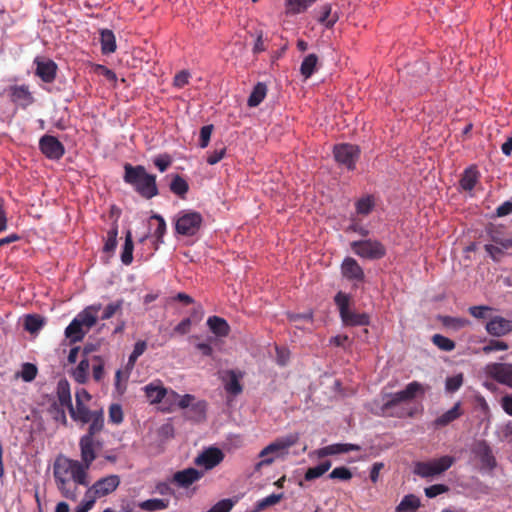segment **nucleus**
<instances>
[{
	"label": "nucleus",
	"mask_w": 512,
	"mask_h": 512,
	"mask_svg": "<svg viewBox=\"0 0 512 512\" xmlns=\"http://www.w3.org/2000/svg\"><path fill=\"white\" fill-rule=\"evenodd\" d=\"M474 455L480 460L484 469L493 470L497 466L496 458L490 445L485 440H479L472 449Z\"/></svg>",
	"instance_id": "obj_16"
},
{
	"label": "nucleus",
	"mask_w": 512,
	"mask_h": 512,
	"mask_svg": "<svg viewBox=\"0 0 512 512\" xmlns=\"http://www.w3.org/2000/svg\"><path fill=\"white\" fill-rule=\"evenodd\" d=\"M56 394L61 407H66L68 411L73 407L70 384L66 379H61L57 383Z\"/></svg>",
	"instance_id": "obj_27"
},
{
	"label": "nucleus",
	"mask_w": 512,
	"mask_h": 512,
	"mask_svg": "<svg viewBox=\"0 0 512 512\" xmlns=\"http://www.w3.org/2000/svg\"><path fill=\"white\" fill-rule=\"evenodd\" d=\"M329 478L347 481L352 478V473L347 467H344V466L336 467L329 474Z\"/></svg>",
	"instance_id": "obj_54"
},
{
	"label": "nucleus",
	"mask_w": 512,
	"mask_h": 512,
	"mask_svg": "<svg viewBox=\"0 0 512 512\" xmlns=\"http://www.w3.org/2000/svg\"><path fill=\"white\" fill-rule=\"evenodd\" d=\"M421 506L420 499L414 494L405 495L396 506V512H417Z\"/></svg>",
	"instance_id": "obj_34"
},
{
	"label": "nucleus",
	"mask_w": 512,
	"mask_h": 512,
	"mask_svg": "<svg viewBox=\"0 0 512 512\" xmlns=\"http://www.w3.org/2000/svg\"><path fill=\"white\" fill-rule=\"evenodd\" d=\"M266 94H267L266 84L263 82H258L254 86V88L247 100V105L249 107H257L264 100V98L266 97Z\"/></svg>",
	"instance_id": "obj_35"
},
{
	"label": "nucleus",
	"mask_w": 512,
	"mask_h": 512,
	"mask_svg": "<svg viewBox=\"0 0 512 512\" xmlns=\"http://www.w3.org/2000/svg\"><path fill=\"white\" fill-rule=\"evenodd\" d=\"M350 246L357 256L364 259L378 260L386 255L385 246L378 240L366 239L353 241Z\"/></svg>",
	"instance_id": "obj_9"
},
{
	"label": "nucleus",
	"mask_w": 512,
	"mask_h": 512,
	"mask_svg": "<svg viewBox=\"0 0 512 512\" xmlns=\"http://www.w3.org/2000/svg\"><path fill=\"white\" fill-rule=\"evenodd\" d=\"M202 473L197 469L188 468L182 471H178L174 474V481L181 487H188L195 481L200 479Z\"/></svg>",
	"instance_id": "obj_26"
},
{
	"label": "nucleus",
	"mask_w": 512,
	"mask_h": 512,
	"mask_svg": "<svg viewBox=\"0 0 512 512\" xmlns=\"http://www.w3.org/2000/svg\"><path fill=\"white\" fill-rule=\"evenodd\" d=\"M100 43L102 54L108 55L116 51V38L112 30L102 29L100 31Z\"/></svg>",
	"instance_id": "obj_31"
},
{
	"label": "nucleus",
	"mask_w": 512,
	"mask_h": 512,
	"mask_svg": "<svg viewBox=\"0 0 512 512\" xmlns=\"http://www.w3.org/2000/svg\"><path fill=\"white\" fill-rule=\"evenodd\" d=\"M145 396L151 404L160 403L167 394V389L160 381L151 382L144 387Z\"/></svg>",
	"instance_id": "obj_24"
},
{
	"label": "nucleus",
	"mask_w": 512,
	"mask_h": 512,
	"mask_svg": "<svg viewBox=\"0 0 512 512\" xmlns=\"http://www.w3.org/2000/svg\"><path fill=\"white\" fill-rule=\"evenodd\" d=\"M492 310L489 306H471L469 308V313L477 318V319H483L486 317V312Z\"/></svg>",
	"instance_id": "obj_63"
},
{
	"label": "nucleus",
	"mask_w": 512,
	"mask_h": 512,
	"mask_svg": "<svg viewBox=\"0 0 512 512\" xmlns=\"http://www.w3.org/2000/svg\"><path fill=\"white\" fill-rule=\"evenodd\" d=\"M10 96L14 103H19L21 105H29L33 102L32 94L25 85H15L10 87Z\"/></svg>",
	"instance_id": "obj_28"
},
{
	"label": "nucleus",
	"mask_w": 512,
	"mask_h": 512,
	"mask_svg": "<svg viewBox=\"0 0 512 512\" xmlns=\"http://www.w3.org/2000/svg\"><path fill=\"white\" fill-rule=\"evenodd\" d=\"M123 180L144 199L149 200L159 194L156 175L148 173L142 165L133 166L126 163L124 165Z\"/></svg>",
	"instance_id": "obj_2"
},
{
	"label": "nucleus",
	"mask_w": 512,
	"mask_h": 512,
	"mask_svg": "<svg viewBox=\"0 0 512 512\" xmlns=\"http://www.w3.org/2000/svg\"><path fill=\"white\" fill-rule=\"evenodd\" d=\"M37 372L38 369L34 364L24 363L22 365L20 376L25 382H31L36 378Z\"/></svg>",
	"instance_id": "obj_53"
},
{
	"label": "nucleus",
	"mask_w": 512,
	"mask_h": 512,
	"mask_svg": "<svg viewBox=\"0 0 512 512\" xmlns=\"http://www.w3.org/2000/svg\"><path fill=\"white\" fill-rule=\"evenodd\" d=\"M223 459L224 453L222 450L216 447H210L196 457L195 464L197 466H203L205 469H212L220 464Z\"/></svg>",
	"instance_id": "obj_17"
},
{
	"label": "nucleus",
	"mask_w": 512,
	"mask_h": 512,
	"mask_svg": "<svg viewBox=\"0 0 512 512\" xmlns=\"http://www.w3.org/2000/svg\"><path fill=\"white\" fill-rule=\"evenodd\" d=\"M316 0H287V9L289 12L298 14L304 12Z\"/></svg>",
	"instance_id": "obj_45"
},
{
	"label": "nucleus",
	"mask_w": 512,
	"mask_h": 512,
	"mask_svg": "<svg viewBox=\"0 0 512 512\" xmlns=\"http://www.w3.org/2000/svg\"><path fill=\"white\" fill-rule=\"evenodd\" d=\"M88 331L74 318L65 329V336L70 342L75 343L81 341Z\"/></svg>",
	"instance_id": "obj_32"
},
{
	"label": "nucleus",
	"mask_w": 512,
	"mask_h": 512,
	"mask_svg": "<svg viewBox=\"0 0 512 512\" xmlns=\"http://www.w3.org/2000/svg\"><path fill=\"white\" fill-rule=\"evenodd\" d=\"M480 174L475 166L466 168L460 179V187L464 191H472L479 180Z\"/></svg>",
	"instance_id": "obj_29"
},
{
	"label": "nucleus",
	"mask_w": 512,
	"mask_h": 512,
	"mask_svg": "<svg viewBox=\"0 0 512 512\" xmlns=\"http://www.w3.org/2000/svg\"><path fill=\"white\" fill-rule=\"evenodd\" d=\"M123 303H124L123 299H119L115 302L109 303L105 307L103 314L101 315V319L108 320V319L112 318L116 313H118L122 310Z\"/></svg>",
	"instance_id": "obj_49"
},
{
	"label": "nucleus",
	"mask_w": 512,
	"mask_h": 512,
	"mask_svg": "<svg viewBox=\"0 0 512 512\" xmlns=\"http://www.w3.org/2000/svg\"><path fill=\"white\" fill-rule=\"evenodd\" d=\"M243 377V374L240 371L236 370H227L223 373L222 381L224 383V388L227 393L237 396L242 393L243 387L240 383V379Z\"/></svg>",
	"instance_id": "obj_21"
},
{
	"label": "nucleus",
	"mask_w": 512,
	"mask_h": 512,
	"mask_svg": "<svg viewBox=\"0 0 512 512\" xmlns=\"http://www.w3.org/2000/svg\"><path fill=\"white\" fill-rule=\"evenodd\" d=\"M53 475L62 496L70 500L77 499L78 485H88L85 467L77 460L58 457L53 465Z\"/></svg>",
	"instance_id": "obj_1"
},
{
	"label": "nucleus",
	"mask_w": 512,
	"mask_h": 512,
	"mask_svg": "<svg viewBox=\"0 0 512 512\" xmlns=\"http://www.w3.org/2000/svg\"><path fill=\"white\" fill-rule=\"evenodd\" d=\"M509 348L508 344L500 340H490L487 345L483 347L484 353H490L493 351H504Z\"/></svg>",
	"instance_id": "obj_59"
},
{
	"label": "nucleus",
	"mask_w": 512,
	"mask_h": 512,
	"mask_svg": "<svg viewBox=\"0 0 512 512\" xmlns=\"http://www.w3.org/2000/svg\"><path fill=\"white\" fill-rule=\"evenodd\" d=\"M485 373L497 383L512 388V363H489Z\"/></svg>",
	"instance_id": "obj_13"
},
{
	"label": "nucleus",
	"mask_w": 512,
	"mask_h": 512,
	"mask_svg": "<svg viewBox=\"0 0 512 512\" xmlns=\"http://www.w3.org/2000/svg\"><path fill=\"white\" fill-rule=\"evenodd\" d=\"M486 236L491 243L484 245V249L493 261L499 262L512 249V234H509L505 227L489 224L486 229Z\"/></svg>",
	"instance_id": "obj_3"
},
{
	"label": "nucleus",
	"mask_w": 512,
	"mask_h": 512,
	"mask_svg": "<svg viewBox=\"0 0 512 512\" xmlns=\"http://www.w3.org/2000/svg\"><path fill=\"white\" fill-rule=\"evenodd\" d=\"M71 418L78 423L89 424L87 431H102L104 428V412L102 409L90 410L85 403H78L69 410Z\"/></svg>",
	"instance_id": "obj_5"
},
{
	"label": "nucleus",
	"mask_w": 512,
	"mask_h": 512,
	"mask_svg": "<svg viewBox=\"0 0 512 512\" xmlns=\"http://www.w3.org/2000/svg\"><path fill=\"white\" fill-rule=\"evenodd\" d=\"M486 330L492 336H504L512 331V320L501 316H494L487 322Z\"/></svg>",
	"instance_id": "obj_20"
},
{
	"label": "nucleus",
	"mask_w": 512,
	"mask_h": 512,
	"mask_svg": "<svg viewBox=\"0 0 512 512\" xmlns=\"http://www.w3.org/2000/svg\"><path fill=\"white\" fill-rule=\"evenodd\" d=\"M133 238L132 233L128 230L125 234V242L121 253V261L124 265H130L133 261Z\"/></svg>",
	"instance_id": "obj_40"
},
{
	"label": "nucleus",
	"mask_w": 512,
	"mask_h": 512,
	"mask_svg": "<svg viewBox=\"0 0 512 512\" xmlns=\"http://www.w3.org/2000/svg\"><path fill=\"white\" fill-rule=\"evenodd\" d=\"M341 273L343 277L351 281L361 282L365 277L362 267L352 257H346L343 260L341 265Z\"/></svg>",
	"instance_id": "obj_19"
},
{
	"label": "nucleus",
	"mask_w": 512,
	"mask_h": 512,
	"mask_svg": "<svg viewBox=\"0 0 512 512\" xmlns=\"http://www.w3.org/2000/svg\"><path fill=\"white\" fill-rule=\"evenodd\" d=\"M169 500L167 499H148L138 504V507L144 511L155 512L168 508Z\"/></svg>",
	"instance_id": "obj_37"
},
{
	"label": "nucleus",
	"mask_w": 512,
	"mask_h": 512,
	"mask_svg": "<svg viewBox=\"0 0 512 512\" xmlns=\"http://www.w3.org/2000/svg\"><path fill=\"white\" fill-rule=\"evenodd\" d=\"M361 447L357 444H350V443H336L331 444L328 446H325L318 450L319 457H325L329 455H336L341 453H347L350 451H359Z\"/></svg>",
	"instance_id": "obj_25"
},
{
	"label": "nucleus",
	"mask_w": 512,
	"mask_h": 512,
	"mask_svg": "<svg viewBox=\"0 0 512 512\" xmlns=\"http://www.w3.org/2000/svg\"><path fill=\"white\" fill-rule=\"evenodd\" d=\"M89 369H90V359L83 358L72 372V376H73L74 380L79 384L86 383L88 380Z\"/></svg>",
	"instance_id": "obj_36"
},
{
	"label": "nucleus",
	"mask_w": 512,
	"mask_h": 512,
	"mask_svg": "<svg viewBox=\"0 0 512 512\" xmlns=\"http://www.w3.org/2000/svg\"><path fill=\"white\" fill-rule=\"evenodd\" d=\"M462 415H463V410L461 408V403L457 402L454 404V406L451 409H449L448 411H446L445 413H443L442 415L437 417L432 422V426L435 429L443 428V427L449 425L450 423H452L453 421L457 420L458 418H460Z\"/></svg>",
	"instance_id": "obj_23"
},
{
	"label": "nucleus",
	"mask_w": 512,
	"mask_h": 512,
	"mask_svg": "<svg viewBox=\"0 0 512 512\" xmlns=\"http://www.w3.org/2000/svg\"><path fill=\"white\" fill-rule=\"evenodd\" d=\"M39 148L51 160H59L65 153L64 145L51 135H44L40 138Z\"/></svg>",
	"instance_id": "obj_15"
},
{
	"label": "nucleus",
	"mask_w": 512,
	"mask_h": 512,
	"mask_svg": "<svg viewBox=\"0 0 512 512\" xmlns=\"http://www.w3.org/2000/svg\"><path fill=\"white\" fill-rule=\"evenodd\" d=\"M333 154L337 163L348 170H354L360 157V149L357 145L342 143L334 146Z\"/></svg>",
	"instance_id": "obj_10"
},
{
	"label": "nucleus",
	"mask_w": 512,
	"mask_h": 512,
	"mask_svg": "<svg viewBox=\"0 0 512 512\" xmlns=\"http://www.w3.org/2000/svg\"><path fill=\"white\" fill-rule=\"evenodd\" d=\"M100 303L90 305L80 312L75 318L89 331L97 323V313L101 310Z\"/></svg>",
	"instance_id": "obj_22"
},
{
	"label": "nucleus",
	"mask_w": 512,
	"mask_h": 512,
	"mask_svg": "<svg viewBox=\"0 0 512 512\" xmlns=\"http://www.w3.org/2000/svg\"><path fill=\"white\" fill-rule=\"evenodd\" d=\"M92 361V372L93 379L97 382L101 381L104 377V365L105 361L101 356H93Z\"/></svg>",
	"instance_id": "obj_46"
},
{
	"label": "nucleus",
	"mask_w": 512,
	"mask_h": 512,
	"mask_svg": "<svg viewBox=\"0 0 512 512\" xmlns=\"http://www.w3.org/2000/svg\"><path fill=\"white\" fill-rule=\"evenodd\" d=\"M334 302L337 305L340 313L341 320L346 326H367L370 324V316L367 313H357L350 310V298L343 292H338L334 297Z\"/></svg>",
	"instance_id": "obj_6"
},
{
	"label": "nucleus",
	"mask_w": 512,
	"mask_h": 512,
	"mask_svg": "<svg viewBox=\"0 0 512 512\" xmlns=\"http://www.w3.org/2000/svg\"><path fill=\"white\" fill-rule=\"evenodd\" d=\"M100 432L101 431H93V433H91V431H87V433L84 434L79 440L82 460L81 463L85 467L86 472L97 457L95 448L101 446V443L95 440V436Z\"/></svg>",
	"instance_id": "obj_11"
},
{
	"label": "nucleus",
	"mask_w": 512,
	"mask_h": 512,
	"mask_svg": "<svg viewBox=\"0 0 512 512\" xmlns=\"http://www.w3.org/2000/svg\"><path fill=\"white\" fill-rule=\"evenodd\" d=\"M299 440V434L298 433H291L284 437L276 439L274 442L266 446L259 454L261 458H264L262 460V464H270L272 463V458H265L269 453L277 452V451H283L285 449H288L292 446H294Z\"/></svg>",
	"instance_id": "obj_14"
},
{
	"label": "nucleus",
	"mask_w": 512,
	"mask_h": 512,
	"mask_svg": "<svg viewBox=\"0 0 512 512\" xmlns=\"http://www.w3.org/2000/svg\"><path fill=\"white\" fill-rule=\"evenodd\" d=\"M338 20L336 14H332V7L330 4H325L320 7V16L318 21L325 25L327 28H331Z\"/></svg>",
	"instance_id": "obj_41"
},
{
	"label": "nucleus",
	"mask_w": 512,
	"mask_h": 512,
	"mask_svg": "<svg viewBox=\"0 0 512 512\" xmlns=\"http://www.w3.org/2000/svg\"><path fill=\"white\" fill-rule=\"evenodd\" d=\"M225 154L226 147L224 145H221L208 155L207 163L210 165H215L224 158Z\"/></svg>",
	"instance_id": "obj_58"
},
{
	"label": "nucleus",
	"mask_w": 512,
	"mask_h": 512,
	"mask_svg": "<svg viewBox=\"0 0 512 512\" xmlns=\"http://www.w3.org/2000/svg\"><path fill=\"white\" fill-rule=\"evenodd\" d=\"M454 462V457L448 455L431 461H420L415 463L414 474L422 478L433 477L448 470Z\"/></svg>",
	"instance_id": "obj_8"
},
{
	"label": "nucleus",
	"mask_w": 512,
	"mask_h": 512,
	"mask_svg": "<svg viewBox=\"0 0 512 512\" xmlns=\"http://www.w3.org/2000/svg\"><path fill=\"white\" fill-rule=\"evenodd\" d=\"M501 407L506 414L512 416V395L507 394L501 398Z\"/></svg>",
	"instance_id": "obj_64"
},
{
	"label": "nucleus",
	"mask_w": 512,
	"mask_h": 512,
	"mask_svg": "<svg viewBox=\"0 0 512 512\" xmlns=\"http://www.w3.org/2000/svg\"><path fill=\"white\" fill-rule=\"evenodd\" d=\"M207 325L218 337H226L229 335L230 326L224 318L211 316L207 319Z\"/></svg>",
	"instance_id": "obj_30"
},
{
	"label": "nucleus",
	"mask_w": 512,
	"mask_h": 512,
	"mask_svg": "<svg viewBox=\"0 0 512 512\" xmlns=\"http://www.w3.org/2000/svg\"><path fill=\"white\" fill-rule=\"evenodd\" d=\"M235 502L231 499H222L214 504L207 512H230Z\"/></svg>",
	"instance_id": "obj_55"
},
{
	"label": "nucleus",
	"mask_w": 512,
	"mask_h": 512,
	"mask_svg": "<svg viewBox=\"0 0 512 512\" xmlns=\"http://www.w3.org/2000/svg\"><path fill=\"white\" fill-rule=\"evenodd\" d=\"M317 63H318V57L316 54L311 53V54L307 55L303 59L301 66H300L301 75L305 79L310 78L313 75V73L315 72Z\"/></svg>",
	"instance_id": "obj_38"
},
{
	"label": "nucleus",
	"mask_w": 512,
	"mask_h": 512,
	"mask_svg": "<svg viewBox=\"0 0 512 512\" xmlns=\"http://www.w3.org/2000/svg\"><path fill=\"white\" fill-rule=\"evenodd\" d=\"M331 467V461L326 460L321 462L319 465L315 467L309 468L305 473V480L306 481H312L316 478L321 477L323 474H325Z\"/></svg>",
	"instance_id": "obj_42"
},
{
	"label": "nucleus",
	"mask_w": 512,
	"mask_h": 512,
	"mask_svg": "<svg viewBox=\"0 0 512 512\" xmlns=\"http://www.w3.org/2000/svg\"><path fill=\"white\" fill-rule=\"evenodd\" d=\"M283 497H284L283 493H280V494L273 493V494L257 501L255 508L252 512H261L270 506L276 505L283 499Z\"/></svg>",
	"instance_id": "obj_44"
},
{
	"label": "nucleus",
	"mask_w": 512,
	"mask_h": 512,
	"mask_svg": "<svg viewBox=\"0 0 512 512\" xmlns=\"http://www.w3.org/2000/svg\"><path fill=\"white\" fill-rule=\"evenodd\" d=\"M203 223L202 215L193 210H182L178 213L175 230L183 236H194L198 233Z\"/></svg>",
	"instance_id": "obj_7"
},
{
	"label": "nucleus",
	"mask_w": 512,
	"mask_h": 512,
	"mask_svg": "<svg viewBox=\"0 0 512 512\" xmlns=\"http://www.w3.org/2000/svg\"><path fill=\"white\" fill-rule=\"evenodd\" d=\"M117 236H118V226L114 224L113 227L108 231L107 238L104 244V251L107 253L114 252L117 247Z\"/></svg>",
	"instance_id": "obj_47"
},
{
	"label": "nucleus",
	"mask_w": 512,
	"mask_h": 512,
	"mask_svg": "<svg viewBox=\"0 0 512 512\" xmlns=\"http://www.w3.org/2000/svg\"><path fill=\"white\" fill-rule=\"evenodd\" d=\"M35 74L45 83H52L56 78L57 65L53 60L35 59Z\"/></svg>",
	"instance_id": "obj_18"
},
{
	"label": "nucleus",
	"mask_w": 512,
	"mask_h": 512,
	"mask_svg": "<svg viewBox=\"0 0 512 512\" xmlns=\"http://www.w3.org/2000/svg\"><path fill=\"white\" fill-rule=\"evenodd\" d=\"M160 172H165L171 165L172 160L168 154L159 155L153 161Z\"/></svg>",
	"instance_id": "obj_61"
},
{
	"label": "nucleus",
	"mask_w": 512,
	"mask_h": 512,
	"mask_svg": "<svg viewBox=\"0 0 512 512\" xmlns=\"http://www.w3.org/2000/svg\"><path fill=\"white\" fill-rule=\"evenodd\" d=\"M464 381L462 373L448 377L445 381V389L449 393H454L460 389Z\"/></svg>",
	"instance_id": "obj_50"
},
{
	"label": "nucleus",
	"mask_w": 512,
	"mask_h": 512,
	"mask_svg": "<svg viewBox=\"0 0 512 512\" xmlns=\"http://www.w3.org/2000/svg\"><path fill=\"white\" fill-rule=\"evenodd\" d=\"M152 220L157 221V228L155 229L154 235L157 239L158 243H163V237L166 233V222L164 218L159 214H154L151 216Z\"/></svg>",
	"instance_id": "obj_52"
},
{
	"label": "nucleus",
	"mask_w": 512,
	"mask_h": 512,
	"mask_svg": "<svg viewBox=\"0 0 512 512\" xmlns=\"http://www.w3.org/2000/svg\"><path fill=\"white\" fill-rule=\"evenodd\" d=\"M109 420L114 424H120L123 421V411L119 404H112L109 407Z\"/></svg>",
	"instance_id": "obj_57"
},
{
	"label": "nucleus",
	"mask_w": 512,
	"mask_h": 512,
	"mask_svg": "<svg viewBox=\"0 0 512 512\" xmlns=\"http://www.w3.org/2000/svg\"><path fill=\"white\" fill-rule=\"evenodd\" d=\"M432 342L436 345L440 350L443 351H452L455 348V342L448 337H445L441 334H435L432 337Z\"/></svg>",
	"instance_id": "obj_48"
},
{
	"label": "nucleus",
	"mask_w": 512,
	"mask_h": 512,
	"mask_svg": "<svg viewBox=\"0 0 512 512\" xmlns=\"http://www.w3.org/2000/svg\"><path fill=\"white\" fill-rule=\"evenodd\" d=\"M120 484V478L118 475H109L104 478L97 480L92 487H90L86 493L92 499L101 498L109 495L117 489Z\"/></svg>",
	"instance_id": "obj_12"
},
{
	"label": "nucleus",
	"mask_w": 512,
	"mask_h": 512,
	"mask_svg": "<svg viewBox=\"0 0 512 512\" xmlns=\"http://www.w3.org/2000/svg\"><path fill=\"white\" fill-rule=\"evenodd\" d=\"M422 385L413 381L409 383L404 390L389 395V398L383 403L382 411L384 414L395 417L412 416V412H406L403 409H397L401 402H406L414 399L418 393H423Z\"/></svg>",
	"instance_id": "obj_4"
},
{
	"label": "nucleus",
	"mask_w": 512,
	"mask_h": 512,
	"mask_svg": "<svg viewBox=\"0 0 512 512\" xmlns=\"http://www.w3.org/2000/svg\"><path fill=\"white\" fill-rule=\"evenodd\" d=\"M45 324V319L38 314L26 315L24 328L31 334L37 333Z\"/></svg>",
	"instance_id": "obj_39"
},
{
	"label": "nucleus",
	"mask_w": 512,
	"mask_h": 512,
	"mask_svg": "<svg viewBox=\"0 0 512 512\" xmlns=\"http://www.w3.org/2000/svg\"><path fill=\"white\" fill-rule=\"evenodd\" d=\"M190 74L188 71L182 70L178 72L174 79H173V85L177 88H182L189 82Z\"/></svg>",
	"instance_id": "obj_62"
},
{
	"label": "nucleus",
	"mask_w": 512,
	"mask_h": 512,
	"mask_svg": "<svg viewBox=\"0 0 512 512\" xmlns=\"http://www.w3.org/2000/svg\"><path fill=\"white\" fill-rule=\"evenodd\" d=\"M172 180L169 185L170 191L181 199H185L189 191L188 182L179 174L171 175Z\"/></svg>",
	"instance_id": "obj_33"
},
{
	"label": "nucleus",
	"mask_w": 512,
	"mask_h": 512,
	"mask_svg": "<svg viewBox=\"0 0 512 512\" xmlns=\"http://www.w3.org/2000/svg\"><path fill=\"white\" fill-rule=\"evenodd\" d=\"M375 206L374 198L371 195L360 198L356 203V212L359 215L367 216Z\"/></svg>",
	"instance_id": "obj_43"
},
{
	"label": "nucleus",
	"mask_w": 512,
	"mask_h": 512,
	"mask_svg": "<svg viewBox=\"0 0 512 512\" xmlns=\"http://www.w3.org/2000/svg\"><path fill=\"white\" fill-rule=\"evenodd\" d=\"M449 490L448 486L444 484H434L427 488H425V495L428 498H434L442 493H445Z\"/></svg>",
	"instance_id": "obj_60"
},
{
	"label": "nucleus",
	"mask_w": 512,
	"mask_h": 512,
	"mask_svg": "<svg viewBox=\"0 0 512 512\" xmlns=\"http://www.w3.org/2000/svg\"><path fill=\"white\" fill-rule=\"evenodd\" d=\"M442 323L444 326L458 330L469 324V321L464 318L452 317V316H444L442 318Z\"/></svg>",
	"instance_id": "obj_51"
},
{
	"label": "nucleus",
	"mask_w": 512,
	"mask_h": 512,
	"mask_svg": "<svg viewBox=\"0 0 512 512\" xmlns=\"http://www.w3.org/2000/svg\"><path fill=\"white\" fill-rule=\"evenodd\" d=\"M213 129H214V126L212 124L205 125L200 129V135H199L200 148H206L208 146Z\"/></svg>",
	"instance_id": "obj_56"
}]
</instances>
